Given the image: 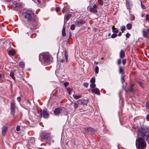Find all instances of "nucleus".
<instances>
[{
	"label": "nucleus",
	"instance_id": "nucleus-57",
	"mask_svg": "<svg viewBox=\"0 0 149 149\" xmlns=\"http://www.w3.org/2000/svg\"><path fill=\"white\" fill-rule=\"evenodd\" d=\"M62 12H63V13H64L65 12V10H64V9H63V10H62Z\"/></svg>",
	"mask_w": 149,
	"mask_h": 149
},
{
	"label": "nucleus",
	"instance_id": "nucleus-29",
	"mask_svg": "<svg viewBox=\"0 0 149 149\" xmlns=\"http://www.w3.org/2000/svg\"><path fill=\"white\" fill-rule=\"evenodd\" d=\"M10 109H15V104L14 102H12L11 103Z\"/></svg>",
	"mask_w": 149,
	"mask_h": 149
},
{
	"label": "nucleus",
	"instance_id": "nucleus-56",
	"mask_svg": "<svg viewBox=\"0 0 149 149\" xmlns=\"http://www.w3.org/2000/svg\"><path fill=\"white\" fill-rule=\"evenodd\" d=\"M27 103H28L29 104H30V102L29 101V100H27Z\"/></svg>",
	"mask_w": 149,
	"mask_h": 149
},
{
	"label": "nucleus",
	"instance_id": "nucleus-45",
	"mask_svg": "<svg viewBox=\"0 0 149 149\" xmlns=\"http://www.w3.org/2000/svg\"><path fill=\"white\" fill-rule=\"evenodd\" d=\"M130 35L128 33H127L126 34V37L127 38H129Z\"/></svg>",
	"mask_w": 149,
	"mask_h": 149
},
{
	"label": "nucleus",
	"instance_id": "nucleus-18",
	"mask_svg": "<svg viewBox=\"0 0 149 149\" xmlns=\"http://www.w3.org/2000/svg\"><path fill=\"white\" fill-rule=\"evenodd\" d=\"M73 97L74 99H77L79 98H80L81 97V95H76L75 94H74L73 95Z\"/></svg>",
	"mask_w": 149,
	"mask_h": 149
},
{
	"label": "nucleus",
	"instance_id": "nucleus-42",
	"mask_svg": "<svg viewBox=\"0 0 149 149\" xmlns=\"http://www.w3.org/2000/svg\"><path fill=\"white\" fill-rule=\"evenodd\" d=\"M121 63V60L120 59H118L117 61V63L118 65H120Z\"/></svg>",
	"mask_w": 149,
	"mask_h": 149
},
{
	"label": "nucleus",
	"instance_id": "nucleus-34",
	"mask_svg": "<svg viewBox=\"0 0 149 149\" xmlns=\"http://www.w3.org/2000/svg\"><path fill=\"white\" fill-rule=\"evenodd\" d=\"M125 26H123L121 27V30L122 31V33L123 32V31L125 30Z\"/></svg>",
	"mask_w": 149,
	"mask_h": 149
},
{
	"label": "nucleus",
	"instance_id": "nucleus-53",
	"mask_svg": "<svg viewBox=\"0 0 149 149\" xmlns=\"http://www.w3.org/2000/svg\"><path fill=\"white\" fill-rule=\"evenodd\" d=\"M121 34H122L121 32H120L118 33V36H121Z\"/></svg>",
	"mask_w": 149,
	"mask_h": 149
},
{
	"label": "nucleus",
	"instance_id": "nucleus-48",
	"mask_svg": "<svg viewBox=\"0 0 149 149\" xmlns=\"http://www.w3.org/2000/svg\"><path fill=\"white\" fill-rule=\"evenodd\" d=\"M68 83L67 82H66L64 83V85L65 86V87H67L68 86Z\"/></svg>",
	"mask_w": 149,
	"mask_h": 149
},
{
	"label": "nucleus",
	"instance_id": "nucleus-39",
	"mask_svg": "<svg viewBox=\"0 0 149 149\" xmlns=\"http://www.w3.org/2000/svg\"><path fill=\"white\" fill-rule=\"evenodd\" d=\"M78 105L77 103H74V109H77L78 107Z\"/></svg>",
	"mask_w": 149,
	"mask_h": 149
},
{
	"label": "nucleus",
	"instance_id": "nucleus-20",
	"mask_svg": "<svg viewBox=\"0 0 149 149\" xmlns=\"http://www.w3.org/2000/svg\"><path fill=\"white\" fill-rule=\"evenodd\" d=\"M33 28L32 26H30V28H28V30L27 31V29H26V32L27 33H28L29 32H30L32 31V29Z\"/></svg>",
	"mask_w": 149,
	"mask_h": 149
},
{
	"label": "nucleus",
	"instance_id": "nucleus-1",
	"mask_svg": "<svg viewBox=\"0 0 149 149\" xmlns=\"http://www.w3.org/2000/svg\"><path fill=\"white\" fill-rule=\"evenodd\" d=\"M22 16L24 18V22L26 25L27 22L29 23L33 19L34 15L33 12L31 10H28L23 13Z\"/></svg>",
	"mask_w": 149,
	"mask_h": 149
},
{
	"label": "nucleus",
	"instance_id": "nucleus-27",
	"mask_svg": "<svg viewBox=\"0 0 149 149\" xmlns=\"http://www.w3.org/2000/svg\"><path fill=\"white\" fill-rule=\"evenodd\" d=\"M19 66L21 68H24V63L22 62H21L19 63Z\"/></svg>",
	"mask_w": 149,
	"mask_h": 149
},
{
	"label": "nucleus",
	"instance_id": "nucleus-35",
	"mask_svg": "<svg viewBox=\"0 0 149 149\" xmlns=\"http://www.w3.org/2000/svg\"><path fill=\"white\" fill-rule=\"evenodd\" d=\"M67 91L68 93L70 95L72 91V89L69 88H67Z\"/></svg>",
	"mask_w": 149,
	"mask_h": 149
},
{
	"label": "nucleus",
	"instance_id": "nucleus-4",
	"mask_svg": "<svg viewBox=\"0 0 149 149\" xmlns=\"http://www.w3.org/2000/svg\"><path fill=\"white\" fill-rule=\"evenodd\" d=\"M42 58L44 61L47 62H48L49 61V56L47 55L44 54H40L39 55V60L41 61V58Z\"/></svg>",
	"mask_w": 149,
	"mask_h": 149
},
{
	"label": "nucleus",
	"instance_id": "nucleus-49",
	"mask_svg": "<svg viewBox=\"0 0 149 149\" xmlns=\"http://www.w3.org/2000/svg\"><path fill=\"white\" fill-rule=\"evenodd\" d=\"M55 9L56 11H58L60 9V8L59 7H56Z\"/></svg>",
	"mask_w": 149,
	"mask_h": 149
},
{
	"label": "nucleus",
	"instance_id": "nucleus-28",
	"mask_svg": "<svg viewBox=\"0 0 149 149\" xmlns=\"http://www.w3.org/2000/svg\"><path fill=\"white\" fill-rule=\"evenodd\" d=\"M65 58L66 61L67 62L68 61V54L67 52L66 51L65 52Z\"/></svg>",
	"mask_w": 149,
	"mask_h": 149
},
{
	"label": "nucleus",
	"instance_id": "nucleus-13",
	"mask_svg": "<svg viewBox=\"0 0 149 149\" xmlns=\"http://www.w3.org/2000/svg\"><path fill=\"white\" fill-rule=\"evenodd\" d=\"M91 91L96 94L99 95L100 92L99 90L97 88H95L91 89Z\"/></svg>",
	"mask_w": 149,
	"mask_h": 149
},
{
	"label": "nucleus",
	"instance_id": "nucleus-16",
	"mask_svg": "<svg viewBox=\"0 0 149 149\" xmlns=\"http://www.w3.org/2000/svg\"><path fill=\"white\" fill-rule=\"evenodd\" d=\"M8 54L10 55L14 56L15 54V52L13 50H10L8 51Z\"/></svg>",
	"mask_w": 149,
	"mask_h": 149
},
{
	"label": "nucleus",
	"instance_id": "nucleus-41",
	"mask_svg": "<svg viewBox=\"0 0 149 149\" xmlns=\"http://www.w3.org/2000/svg\"><path fill=\"white\" fill-rule=\"evenodd\" d=\"M117 36V34L115 33H113L112 34V35L111 36V37L112 38H115Z\"/></svg>",
	"mask_w": 149,
	"mask_h": 149
},
{
	"label": "nucleus",
	"instance_id": "nucleus-24",
	"mask_svg": "<svg viewBox=\"0 0 149 149\" xmlns=\"http://www.w3.org/2000/svg\"><path fill=\"white\" fill-rule=\"evenodd\" d=\"M10 76L14 79H15V77L14 76V72L13 71L11 72L10 73Z\"/></svg>",
	"mask_w": 149,
	"mask_h": 149
},
{
	"label": "nucleus",
	"instance_id": "nucleus-36",
	"mask_svg": "<svg viewBox=\"0 0 149 149\" xmlns=\"http://www.w3.org/2000/svg\"><path fill=\"white\" fill-rule=\"evenodd\" d=\"M98 1L100 2V4L102 6L103 5V0H98Z\"/></svg>",
	"mask_w": 149,
	"mask_h": 149
},
{
	"label": "nucleus",
	"instance_id": "nucleus-47",
	"mask_svg": "<svg viewBox=\"0 0 149 149\" xmlns=\"http://www.w3.org/2000/svg\"><path fill=\"white\" fill-rule=\"evenodd\" d=\"M141 6L142 9H145L146 8L145 6L144 5H143L141 3Z\"/></svg>",
	"mask_w": 149,
	"mask_h": 149
},
{
	"label": "nucleus",
	"instance_id": "nucleus-22",
	"mask_svg": "<svg viewBox=\"0 0 149 149\" xmlns=\"http://www.w3.org/2000/svg\"><path fill=\"white\" fill-rule=\"evenodd\" d=\"M62 34L63 36H66V33H65V28L64 27H63L62 29Z\"/></svg>",
	"mask_w": 149,
	"mask_h": 149
},
{
	"label": "nucleus",
	"instance_id": "nucleus-55",
	"mask_svg": "<svg viewBox=\"0 0 149 149\" xmlns=\"http://www.w3.org/2000/svg\"><path fill=\"white\" fill-rule=\"evenodd\" d=\"M38 2L39 3H40L41 2L40 1V0H37Z\"/></svg>",
	"mask_w": 149,
	"mask_h": 149
},
{
	"label": "nucleus",
	"instance_id": "nucleus-43",
	"mask_svg": "<svg viewBox=\"0 0 149 149\" xmlns=\"http://www.w3.org/2000/svg\"><path fill=\"white\" fill-rule=\"evenodd\" d=\"M126 59H124L123 60L122 63L124 65H125L126 63Z\"/></svg>",
	"mask_w": 149,
	"mask_h": 149
},
{
	"label": "nucleus",
	"instance_id": "nucleus-9",
	"mask_svg": "<svg viewBox=\"0 0 149 149\" xmlns=\"http://www.w3.org/2000/svg\"><path fill=\"white\" fill-rule=\"evenodd\" d=\"M42 114L43 117L44 118H47L49 117V114L47 112L43 110V112H42V111H40V114L42 115Z\"/></svg>",
	"mask_w": 149,
	"mask_h": 149
},
{
	"label": "nucleus",
	"instance_id": "nucleus-21",
	"mask_svg": "<svg viewBox=\"0 0 149 149\" xmlns=\"http://www.w3.org/2000/svg\"><path fill=\"white\" fill-rule=\"evenodd\" d=\"M126 27L128 29L130 30L132 28V25L131 24H128L126 25Z\"/></svg>",
	"mask_w": 149,
	"mask_h": 149
},
{
	"label": "nucleus",
	"instance_id": "nucleus-19",
	"mask_svg": "<svg viewBox=\"0 0 149 149\" xmlns=\"http://www.w3.org/2000/svg\"><path fill=\"white\" fill-rule=\"evenodd\" d=\"M112 29L113 30V32L114 33H117L118 32V29L115 28V26H113L112 27Z\"/></svg>",
	"mask_w": 149,
	"mask_h": 149
},
{
	"label": "nucleus",
	"instance_id": "nucleus-32",
	"mask_svg": "<svg viewBox=\"0 0 149 149\" xmlns=\"http://www.w3.org/2000/svg\"><path fill=\"white\" fill-rule=\"evenodd\" d=\"M15 112V109H11V113L12 115H13Z\"/></svg>",
	"mask_w": 149,
	"mask_h": 149
},
{
	"label": "nucleus",
	"instance_id": "nucleus-61",
	"mask_svg": "<svg viewBox=\"0 0 149 149\" xmlns=\"http://www.w3.org/2000/svg\"><path fill=\"white\" fill-rule=\"evenodd\" d=\"M70 36H71V35H70Z\"/></svg>",
	"mask_w": 149,
	"mask_h": 149
},
{
	"label": "nucleus",
	"instance_id": "nucleus-15",
	"mask_svg": "<svg viewBox=\"0 0 149 149\" xmlns=\"http://www.w3.org/2000/svg\"><path fill=\"white\" fill-rule=\"evenodd\" d=\"M120 58H124L125 56V54L123 50H121L120 53Z\"/></svg>",
	"mask_w": 149,
	"mask_h": 149
},
{
	"label": "nucleus",
	"instance_id": "nucleus-31",
	"mask_svg": "<svg viewBox=\"0 0 149 149\" xmlns=\"http://www.w3.org/2000/svg\"><path fill=\"white\" fill-rule=\"evenodd\" d=\"M99 68L97 66H96L95 68V73L97 74L98 72Z\"/></svg>",
	"mask_w": 149,
	"mask_h": 149
},
{
	"label": "nucleus",
	"instance_id": "nucleus-25",
	"mask_svg": "<svg viewBox=\"0 0 149 149\" xmlns=\"http://www.w3.org/2000/svg\"><path fill=\"white\" fill-rule=\"evenodd\" d=\"M119 72L120 73H122L123 74H124L123 69L120 67H119Z\"/></svg>",
	"mask_w": 149,
	"mask_h": 149
},
{
	"label": "nucleus",
	"instance_id": "nucleus-17",
	"mask_svg": "<svg viewBox=\"0 0 149 149\" xmlns=\"http://www.w3.org/2000/svg\"><path fill=\"white\" fill-rule=\"evenodd\" d=\"M35 140L33 138H31L30 139V140L29 141L28 143L29 145H31V144H33L34 143Z\"/></svg>",
	"mask_w": 149,
	"mask_h": 149
},
{
	"label": "nucleus",
	"instance_id": "nucleus-60",
	"mask_svg": "<svg viewBox=\"0 0 149 149\" xmlns=\"http://www.w3.org/2000/svg\"><path fill=\"white\" fill-rule=\"evenodd\" d=\"M111 33H109V35H108V36H109L111 35Z\"/></svg>",
	"mask_w": 149,
	"mask_h": 149
},
{
	"label": "nucleus",
	"instance_id": "nucleus-26",
	"mask_svg": "<svg viewBox=\"0 0 149 149\" xmlns=\"http://www.w3.org/2000/svg\"><path fill=\"white\" fill-rule=\"evenodd\" d=\"M84 131L86 133H88L89 128L87 127L84 128L83 129Z\"/></svg>",
	"mask_w": 149,
	"mask_h": 149
},
{
	"label": "nucleus",
	"instance_id": "nucleus-3",
	"mask_svg": "<svg viewBox=\"0 0 149 149\" xmlns=\"http://www.w3.org/2000/svg\"><path fill=\"white\" fill-rule=\"evenodd\" d=\"M138 135L141 136L143 137L144 139L146 137V140L148 143L149 144V134L146 135L144 132V130L143 128H141L139 131Z\"/></svg>",
	"mask_w": 149,
	"mask_h": 149
},
{
	"label": "nucleus",
	"instance_id": "nucleus-30",
	"mask_svg": "<svg viewBox=\"0 0 149 149\" xmlns=\"http://www.w3.org/2000/svg\"><path fill=\"white\" fill-rule=\"evenodd\" d=\"M95 84L93 83H91L90 85L91 88H95Z\"/></svg>",
	"mask_w": 149,
	"mask_h": 149
},
{
	"label": "nucleus",
	"instance_id": "nucleus-33",
	"mask_svg": "<svg viewBox=\"0 0 149 149\" xmlns=\"http://www.w3.org/2000/svg\"><path fill=\"white\" fill-rule=\"evenodd\" d=\"M95 81V79L94 78L92 77L90 81V82L91 83H94Z\"/></svg>",
	"mask_w": 149,
	"mask_h": 149
},
{
	"label": "nucleus",
	"instance_id": "nucleus-11",
	"mask_svg": "<svg viewBox=\"0 0 149 149\" xmlns=\"http://www.w3.org/2000/svg\"><path fill=\"white\" fill-rule=\"evenodd\" d=\"M62 111V109L61 108H56L54 111V113L55 115H58Z\"/></svg>",
	"mask_w": 149,
	"mask_h": 149
},
{
	"label": "nucleus",
	"instance_id": "nucleus-59",
	"mask_svg": "<svg viewBox=\"0 0 149 149\" xmlns=\"http://www.w3.org/2000/svg\"><path fill=\"white\" fill-rule=\"evenodd\" d=\"M38 149H44L43 148H39Z\"/></svg>",
	"mask_w": 149,
	"mask_h": 149
},
{
	"label": "nucleus",
	"instance_id": "nucleus-40",
	"mask_svg": "<svg viewBox=\"0 0 149 149\" xmlns=\"http://www.w3.org/2000/svg\"><path fill=\"white\" fill-rule=\"evenodd\" d=\"M75 29V26L74 24H72L70 27V29L72 30H74Z\"/></svg>",
	"mask_w": 149,
	"mask_h": 149
},
{
	"label": "nucleus",
	"instance_id": "nucleus-37",
	"mask_svg": "<svg viewBox=\"0 0 149 149\" xmlns=\"http://www.w3.org/2000/svg\"><path fill=\"white\" fill-rule=\"evenodd\" d=\"M146 107L147 109H149V101L146 102Z\"/></svg>",
	"mask_w": 149,
	"mask_h": 149
},
{
	"label": "nucleus",
	"instance_id": "nucleus-2",
	"mask_svg": "<svg viewBox=\"0 0 149 149\" xmlns=\"http://www.w3.org/2000/svg\"><path fill=\"white\" fill-rule=\"evenodd\" d=\"M136 146L138 149H145L146 143L143 139L139 138L136 141Z\"/></svg>",
	"mask_w": 149,
	"mask_h": 149
},
{
	"label": "nucleus",
	"instance_id": "nucleus-10",
	"mask_svg": "<svg viewBox=\"0 0 149 149\" xmlns=\"http://www.w3.org/2000/svg\"><path fill=\"white\" fill-rule=\"evenodd\" d=\"M85 22L84 21L80 20L75 22V24L76 26H79L84 24Z\"/></svg>",
	"mask_w": 149,
	"mask_h": 149
},
{
	"label": "nucleus",
	"instance_id": "nucleus-44",
	"mask_svg": "<svg viewBox=\"0 0 149 149\" xmlns=\"http://www.w3.org/2000/svg\"><path fill=\"white\" fill-rule=\"evenodd\" d=\"M146 20L147 21H149V16L148 15H146Z\"/></svg>",
	"mask_w": 149,
	"mask_h": 149
},
{
	"label": "nucleus",
	"instance_id": "nucleus-46",
	"mask_svg": "<svg viewBox=\"0 0 149 149\" xmlns=\"http://www.w3.org/2000/svg\"><path fill=\"white\" fill-rule=\"evenodd\" d=\"M16 130L17 131H19L20 130V127L19 126H17L16 128Z\"/></svg>",
	"mask_w": 149,
	"mask_h": 149
},
{
	"label": "nucleus",
	"instance_id": "nucleus-23",
	"mask_svg": "<svg viewBox=\"0 0 149 149\" xmlns=\"http://www.w3.org/2000/svg\"><path fill=\"white\" fill-rule=\"evenodd\" d=\"M71 15L68 14L67 15L65 19V21L66 20V21L69 20V19L71 17Z\"/></svg>",
	"mask_w": 149,
	"mask_h": 149
},
{
	"label": "nucleus",
	"instance_id": "nucleus-58",
	"mask_svg": "<svg viewBox=\"0 0 149 149\" xmlns=\"http://www.w3.org/2000/svg\"><path fill=\"white\" fill-rule=\"evenodd\" d=\"M2 77L1 74L0 73V78H1Z\"/></svg>",
	"mask_w": 149,
	"mask_h": 149
},
{
	"label": "nucleus",
	"instance_id": "nucleus-52",
	"mask_svg": "<svg viewBox=\"0 0 149 149\" xmlns=\"http://www.w3.org/2000/svg\"><path fill=\"white\" fill-rule=\"evenodd\" d=\"M64 60H65L64 59H62L60 60V61L62 63H63Z\"/></svg>",
	"mask_w": 149,
	"mask_h": 149
},
{
	"label": "nucleus",
	"instance_id": "nucleus-8",
	"mask_svg": "<svg viewBox=\"0 0 149 149\" xmlns=\"http://www.w3.org/2000/svg\"><path fill=\"white\" fill-rule=\"evenodd\" d=\"M97 6L95 4L94 5L93 7L90 8L89 10L91 12L93 13H97Z\"/></svg>",
	"mask_w": 149,
	"mask_h": 149
},
{
	"label": "nucleus",
	"instance_id": "nucleus-54",
	"mask_svg": "<svg viewBox=\"0 0 149 149\" xmlns=\"http://www.w3.org/2000/svg\"><path fill=\"white\" fill-rule=\"evenodd\" d=\"M139 85L141 86V87H143L142 83H141V82H139Z\"/></svg>",
	"mask_w": 149,
	"mask_h": 149
},
{
	"label": "nucleus",
	"instance_id": "nucleus-50",
	"mask_svg": "<svg viewBox=\"0 0 149 149\" xmlns=\"http://www.w3.org/2000/svg\"><path fill=\"white\" fill-rule=\"evenodd\" d=\"M146 119L147 121H149V114H148L147 115V116H146Z\"/></svg>",
	"mask_w": 149,
	"mask_h": 149
},
{
	"label": "nucleus",
	"instance_id": "nucleus-12",
	"mask_svg": "<svg viewBox=\"0 0 149 149\" xmlns=\"http://www.w3.org/2000/svg\"><path fill=\"white\" fill-rule=\"evenodd\" d=\"M8 128V127L6 126H4L3 127L2 133L3 136H4L6 135Z\"/></svg>",
	"mask_w": 149,
	"mask_h": 149
},
{
	"label": "nucleus",
	"instance_id": "nucleus-7",
	"mask_svg": "<svg viewBox=\"0 0 149 149\" xmlns=\"http://www.w3.org/2000/svg\"><path fill=\"white\" fill-rule=\"evenodd\" d=\"M78 104L81 105H87L88 102V100H79L77 101Z\"/></svg>",
	"mask_w": 149,
	"mask_h": 149
},
{
	"label": "nucleus",
	"instance_id": "nucleus-5",
	"mask_svg": "<svg viewBox=\"0 0 149 149\" xmlns=\"http://www.w3.org/2000/svg\"><path fill=\"white\" fill-rule=\"evenodd\" d=\"M40 137L42 140L49 139L50 138L49 134L45 132H42L40 135Z\"/></svg>",
	"mask_w": 149,
	"mask_h": 149
},
{
	"label": "nucleus",
	"instance_id": "nucleus-38",
	"mask_svg": "<svg viewBox=\"0 0 149 149\" xmlns=\"http://www.w3.org/2000/svg\"><path fill=\"white\" fill-rule=\"evenodd\" d=\"M88 84L87 82H85L83 84L84 86L86 88H87L88 87Z\"/></svg>",
	"mask_w": 149,
	"mask_h": 149
},
{
	"label": "nucleus",
	"instance_id": "nucleus-14",
	"mask_svg": "<svg viewBox=\"0 0 149 149\" xmlns=\"http://www.w3.org/2000/svg\"><path fill=\"white\" fill-rule=\"evenodd\" d=\"M20 5V4L17 1H15L14 2L12 5L13 6L14 8L18 7Z\"/></svg>",
	"mask_w": 149,
	"mask_h": 149
},
{
	"label": "nucleus",
	"instance_id": "nucleus-6",
	"mask_svg": "<svg viewBox=\"0 0 149 149\" xmlns=\"http://www.w3.org/2000/svg\"><path fill=\"white\" fill-rule=\"evenodd\" d=\"M142 32L143 36L145 38H147L149 34V28H147L143 29Z\"/></svg>",
	"mask_w": 149,
	"mask_h": 149
},
{
	"label": "nucleus",
	"instance_id": "nucleus-51",
	"mask_svg": "<svg viewBox=\"0 0 149 149\" xmlns=\"http://www.w3.org/2000/svg\"><path fill=\"white\" fill-rule=\"evenodd\" d=\"M17 100L19 102H20L21 100V98L20 97H18L17 98Z\"/></svg>",
	"mask_w": 149,
	"mask_h": 149
}]
</instances>
